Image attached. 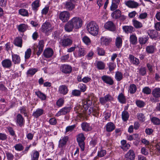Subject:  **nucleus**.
Segmentation results:
<instances>
[{
    "label": "nucleus",
    "mask_w": 160,
    "mask_h": 160,
    "mask_svg": "<svg viewBox=\"0 0 160 160\" xmlns=\"http://www.w3.org/2000/svg\"><path fill=\"white\" fill-rule=\"evenodd\" d=\"M86 28L88 32L92 35L96 36L98 33L99 27L94 21H92L88 23Z\"/></svg>",
    "instance_id": "nucleus-1"
},
{
    "label": "nucleus",
    "mask_w": 160,
    "mask_h": 160,
    "mask_svg": "<svg viewBox=\"0 0 160 160\" xmlns=\"http://www.w3.org/2000/svg\"><path fill=\"white\" fill-rule=\"evenodd\" d=\"M70 21L75 29H78L80 28L82 26V21L80 18L74 17Z\"/></svg>",
    "instance_id": "nucleus-2"
},
{
    "label": "nucleus",
    "mask_w": 160,
    "mask_h": 160,
    "mask_svg": "<svg viewBox=\"0 0 160 160\" xmlns=\"http://www.w3.org/2000/svg\"><path fill=\"white\" fill-rule=\"evenodd\" d=\"M53 29L51 23L46 22L44 23L42 26L41 30L42 32L48 35L49 32H51Z\"/></svg>",
    "instance_id": "nucleus-3"
},
{
    "label": "nucleus",
    "mask_w": 160,
    "mask_h": 160,
    "mask_svg": "<svg viewBox=\"0 0 160 160\" xmlns=\"http://www.w3.org/2000/svg\"><path fill=\"white\" fill-rule=\"evenodd\" d=\"M85 139V138L82 133H79L77 136V140L82 151H83L84 150L85 143L84 141Z\"/></svg>",
    "instance_id": "nucleus-4"
},
{
    "label": "nucleus",
    "mask_w": 160,
    "mask_h": 160,
    "mask_svg": "<svg viewBox=\"0 0 160 160\" xmlns=\"http://www.w3.org/2000/svg\"><path fill=\"white\" fill-rule=\"evenodd\" d=\"M72 43V40L69 37L63 38L61 40L60 44L62 47H66L71 45Z\"/></svg>",
    "instance_id": "nucleus-5"
},
{
    "label": "nucleus",
    "mask_w": 160,
    "mask_h": 160,
    "mask_svg": "<svg viewBox=\"0 0 160 160\" xmlns=\"http://www.w3.org/2000/svg\"><path fill=\"white\" fill-rule=\"evenodd\" d=\"M44 47V42L42 40L39 42L38 45H34L33 49L35 51H37V55L38 56L42 52Z\"/></svg>",
    "instance_id": "nucleus-6"
},
{
    "label": "nucleus",
    "mask_w": 160,
    "mask_h": 160,
    "mask_svg": "<svg viewBox=\"0 0 160 160\" xmlns=\"http://www.w3.org/2000/svg\"><path fill=\"white\" fill-rule=\"evenodd\" d=\"M72 108L70 106L65 107L60 109L56 113L55 116L59 117L61 115H65L70 112Z\"/></svg>",
    "instance_id": "nucleus-7"
},
{
    "label": "nucleus",
    "mask_w": 160,
    "mask_h": 160,
    "mask_svg": "<svg viewBox=\"0 0 160 160\" xmlns=\"http://www.w3.org/2000/svg\"><path fill=\"white\" fill-rule=\"evenodd\" d=\"M70 17V14L68 11H64L61 12L59 15V18L63 22H66L69 19Z\"/></svg>",
    "instance_id": "nucleus-8"
},
{
    "label": "nucleus",
    "mask_w": 160,
    "mask_h": 160,
    "mask_svg": "<svg viewBox=\"0 0 160 160\" xmlns=\"http://www.w3.org/2000/svg\"><path fill=\"white\" fill-rule=\"evenodd\" d=\"M135 154L134 151L129 150L124 155V160H134Z\"/></svg>",
    "instance_id": "nucleus-9"
},
{
    "label": "nucleus",
    "mask_w": 160,
    "mask_h": 160,
    "mask_svg": "<svg viewBox=\"0 0 160 160\" xmlns=\"http://www.w3.org/2000/svg\"><path fill=\"white\" fill-rule=\"evenodd\" d=\"M113 99V97L111 95L108 94L105 95L104 97L100 98L99 100L100 103L102 105H104L107 102L112 100Z\"/></svg>",
    "instance_id": "nucleus-10"
},
{
    "label": "nucleus",
    "mask_w": 160,
    "mask_h": 160,
    "mask_svg": "<svg viewBox=\"0 0 160 160\" xmlns=\"http://www.w3.org/2000/svg\"><path fill=\"white\" fill-rule=\"evenodd\" d=\"M104 27L105 29L111 31H114L116 29L115 25L111 21L106 22L104 24Z\"/></svg>",
    "instance_id": "nucleus-11"
},
{
    "label": "nucleus",
    "mask_w": 160,
    "mask_h": 160,
    "mask_svg": "<svg viewBox=\"0 0 160 160\" xmlns=\"http://www.w3.org/2000/svg\"><path fill=\"white\" fill-rule=\"evenodd\" d=\"M101 79L103 82L110 85H113L114 83L113 79L110 76L103 75L101 77Z\"/></svg>",
    "instance_id": "nucleus-12"
},
{
    "label": "nucleus",
    "mask_w": 160,
    "mask_h": 160,
    "mask_svg": "<svg viewBox=\"0 0 160 160\" xmlns=\"http://www.w3.org/2000/svg\"><path fill=\"white\" fill-rule=\"evenodd\" d=\"M86 54L85 48L80 47L78 48V50L74 53V56L76 58H81L83 57Z\"/></svg>",
    "instance_id": "nucleus-13"
},
{
    "label": "nucleus",
    "mask_w": 160,
    "mask_h": 160,
    "mask_svg": "<svg viewBox=\"0 0 160 160\" xmlns=\"http://www.w3.org/2000/svg\"><path fill=\"white\" fill-rule=\"evenodd\" d=\"M60 69L63 73L66 74L70 73L72 71V67L68 65L64 64L62 65Z\"/></svg>",
    "instance_id": "nucleus-14"
},
{
    "label": "nucleus",
    "mask_w": 160,
    "mask_h": 160,
    "mask_svg": "<svg viewBox=\"0 0 160 160\" xmlns=\"http://www.w3.org/2000/svg\"><path fill=\"white\" fill-rule=\"evenodd\" d=\"M77 0H70L69 1L66 2L65 7V8L68 10H72L75 7L73 2H76Z\"/></svg>",
    "instance_id": "nucleus-15"
},
{
    "label": "nucleus",
    "mask_w": 160,
    "mask_h": 160,
    "mask_svg": "<svg viewBox=\"0 0 160 160\" xmlns=\"http://www.w3.org/2000/svg\"><path fill=\"white\" fill-rule=\"evenodd\" d=\"M12 60L14 64H19L21 62V58L19 55L14 54L12 52L11 53Z\"/></svg>",
    "instance_id": "nucleus-16"
},
{
    "label": "nucleus",
    "mask_w": 160,
    "mask_h": 160,
    "mask_svg": "<svg viewBox=\"0 0 160 160\" xmlns=\"http://www.w3.org/2000/svg\"><path fill=\"white\" fill-rule=\"evenodd\" d=\"M125 4L128 7L131 8H136L139 6L138 3L132 0L126 1Z\"/></svg>",
    "instance_id": "nucleus-17"
},
{
    "label": "nucleus",
    "mask_w": 160,
    "mask_h": 160,
    "mask_svg": "<svg viewBox=\"0 0 160 160\" xmlns=\"http://www.w3.org/2000/svg\"><path fill=\"white\" fill-rule=\"evenodd\" d=\"M53 54V51L51 48H47L45 49L43 52V55L46 58L51 57Z\"/></svg>",
    "instance_id": "nucleus-18"
},
{
    "label": "nucleus",
    "mask_w": 160,
    "mask_h": 160,
    "mask_svg": "<svg viewBox=\"0 0 160 160\" xmlns=\"http://www.w3.org/2000/svg\"><path fill=\"white\" fill-rule=\"evenodd\" d=\"M58 92L61 94L65 95L68 92V89L67 86L65 85H63L59 86Z\"/></svg>",
    "instance_id": "nucleus-19"
},
{
    "label": "nucleus",
    "mask_w": 160,
    "mask_h": 160,
    "mask_svg": "<svg viewBox=\"0 0 160 160\" xmlns=\"http://www.w3.org/2000/svg\"><path fill=\"white\" fill-rule=\"evenodd\" d=\"M2 64L4 68H9L12 66V63L10 59H7L2 61Z\"/></svg>",
    "instance_id": "nucleus-20"
},
{
    "label": "nucleus",
    "mask_w": 160,
    "mask_h": 160,
    "mask_svg": "<svg viewBox=\"0 0 160 160\" xmlns=\"http://www.w3.org/2000/svg\"><path fill=\"white\" fill-rule=\"evenodd\" d=\"M44 110L42 108H37L34 111L32 114V116L35 118H37L43 114Z\"/></svg>",
    "instance_id": "nucleus-21"
},
{
    "label": "nucleus",
    "mask_w": 160,
    "mask_h": 160,
    "mask_svg": "<svg viewBox=\"0 0 160 160\" xmlns=\"http://www.w3.org/2000/svg\"><path fill=\"white\" fill-rule=\"evenodd\" d=\"M22 40L21 37H16L13 41V44L17 47L22 48Z\"/></svg>",
    "instance_id": "nucleus-22"
},
{
    "label": "nucleus",
    "mask_w": 160,
    "mask_h": 160,
    "mask_svg": "<svg viewBox=\"0 0 160 160\" xmlns=\"http://www.w3.org/2000/svg\"><path fill=\"white\" fill-rule=\"evenodd\" d=\"M121 145L120 147L124 151H127L130 147V144L127 143V142L125 140H122L121 142Z\"/></svg>",
    "instance_id": "nucleus-23"
},
{
    "label": "nucleus",
    "mask_w": 160,
    "mask_h": 160,
    "mask_svg": "<svg viewBox=\"0 0 160 160\" xmlns=\"http://www.w3.org/2000/svg\"><path fill=\"white\" fill-rule=\"evenodd\" d=\"M123 31L127 33H132L135 31L134 27L132 26H124L122 28Z\"/></svg>",
    "instance_id": "nucleus-24"
},
{
    "label": "nucleus",
    "mask_w": 160,
    "mask_h": 160,
    "mask_svg": "<svg viewBox=\"0 0 160 160\" xmlns=\"http://www.w3.org/2000/svg\"><path fill=\"white\" fill-rule=\"evenodd\" d=\"M106 130L108 132H111L115 128V126L112 122L108 123L105 126Z\"/></svg>",
    "instance_id": "nucleus-25"
},
{
    "label": "nucleus",
    "mask_w": 160,
    "mask_h": 160,
    "mask_svg": "<svg viewBox=\"0 0 160 160\" xmlns=\"http://www.w3.org/2000/svg\"><path fill=\"white\" fill-rule=\"evenodd\" d=\"M129 59L130 60L131 63L134 65H138L139 63V59L132 55H129Z\"/></svg>",
    "instance_id": "nucleus-26"
},
{
    "label": "nucleus",
    "mask_w": 160,
    "mask_h": 160,
    "mask_svg": "<svg viewBox=\"0 0 160 160\" xmlns=\"http://www.w3.org/2000/svg\"><path fill=\"white\" fill-rule=\"evenodd\" d=\"M68 138L67 136L62 137L59 141L58 146L66 147V144Z\"/></svg>",
    "instance_id": "nucleus-27"
},
{
    "label": "nucleus",
    "mask_w": 160,
    "mask_h": 160,
    "mask_svg": "<svg viewBox=\"0 0 160 160\" xmlns=\"http://www.w3.org/2000/svg\"><path fill=\"white\" fill-rule=\"evenodd\" d=\"M65 30L67 32H70L72 31L73 28H74L72 24L69 20L67 22L64 26Z\"/></svg>",
    "instance_id": "nucleus-28"
},
{
    "label": "nucleus",
    "mask_w": 160,
    "mask_h": 160,
    "mask_svg": "<svg viewBox=\"0 0 160 160\" xmlns=\"http://www.w3.org/2000/svg\"><path fill=\"white\" fill-rule=\"evenodd\" d=\"M148 34L152 39H156L158 36V32L155 30H151L148 31Z\"/></svg>",
    "instance_id": "nucleus-29"
},
{
    "label": "nucleus",
    "mask_w": 160,
    "mask_h": 160,
    "mask_svg": "<svg viewBox=\"0 0 160 160\" xmlns=\"http://www.w3.org/2000/svg\"><path fill=\"white\" fill-rule=\"evenodd\" d=\"M17 122L20 127L22 126L24 122V120L22 116L18 114L17 116Z\"/></svg>",
    "instance_id": "nucleus-30"
},
{
    "label": "nucleus",
    "mask_w": 160,
    "mask_h": 160,
    "mask_svg": "<svg viewBox=\"0 0 160 160\" xmlns=\"http://www.w3.org/2000/svg\"><path fill=\"white\" fill-rule=\"evenodd\" d=\"M152 94L153 97L155 98L160 97V88H154L152 91Z\"/></svg>",
    "instance_id": "nucleus-31"
},
{
    "label": "nucleus",
    "mask_w": 160,
    "mask_h": 160,
    "mask_svg": "<svg viewBox=\"0 0 160 160\" xmlns=\"http://www.w3.org/2000/svg\"><path fill=\"white\" fill-rule=\"evenodd\" d=\"M132 23L133 26L136 29L140 28L143 27L142 23L136 19H133Z\"/></svg>",
    "instance_id": "nucleus-32"
},
{
    "label": "nucleus",
    "mask_w": 160,
    "mask_h": 160,
    "mask_svg": "<svg viewBox=\"0 0 160 160\" xmlns=\"http://www.w3.org/2000/svg\"><path fill=\"white\" fill-rule=\"evenodd\" d=\"M112 41V39L110 38H107L106 37H102L101 38V43L105 45H108Z\"/></svg>",
    "instance_id": "nucleus-33"
},
{
    "label": "nucleus",
    "mask_w": 160,
    "mask_h": 160,
    "mask_svg": "<svg viewBox=\"0 0 160 160\" xmlns=\"http://www.w3.org/2000/svg\"><path fill=\"white\" fill-rule=\"evenodd\" d=\"M119 2V0H112V4L110 7L111 10L114 11L117 8Z\"/></svg>",
    "instance_id": "nucleus-34"
},
{
    "label": "nucleus",
    "mask_w": 160,
    "mask_h": 160,
    "mask_svg": "<svg viewBox=\"0 0 160 160\" xmlns=\"http://www.w3.org/2000/svg\"><path fill=\"white\" fill-rule=\"evenodd\" d=\"M111 15L113 19L118 18L121 16V12L119 10L117 9L112 13Z\"/></svg>",
    "instance_id": "nucleus-35"
},
{
    "label": "nucleus",
    "mask_w": 160,
    "mask_h": 160,
    "mask_svg": "<svg viewBox=\"0 0 160 160\" xmlns=\"http://www.w3.org/2000/svg\"><path fill=\"white\" fill-rule=\"evenodd\" d=\"M82 128L83 130L88 131H90L92 128L90 125L87 122H83L81 124Z\"/></svg>",
    "instance_id": "nucleus-36"
},
{
    "label": "nucleus",
    "mask_w": 160,
    "mask_h": 160,
    "mask_svg": "<svg viewBox=\"0 0 160 160\" xmlns=\"http://www.w3.org/2000/svg\"><path fill=\"white\" fill-rule=\"evenodd\" d=\"M118 99L119 102L121 103H125L126 102V98L123 93H121L118 96Z\"/></svg>",
    "instance_id": "nucleus-37"
},
{
    "label": "nucleus",
    "mask_w": 160,
    "mask_h": 160,
    "mask_svg": "<svg viewBox=\"0 0 160 160\" xmlns=\"http://www.w3.org/2000/svg\"><path fill=\"white\" fill-rule=\"evenodd\" d=\"M28 28V25L24 24H21L18 25L17 28L18 30L21 32H24Z\"/></svg>",
    "instance_id": "nucleus-38"
},
{
    "label": "nucleus",
    "mask_w": 160,
    "mask_h": 160,
    "mask_svg": "<svg viewBox=\"0 0 160 160\" xmlns=\"http://www.w3.org/2000/svg\"><path fill=\"white\" fill-rule=\"evenodd\" d=\"M137 88L136 85L134 84H130L129 87L128 92L130 94H134L136 91Z\"/></svg>",
    "instance_id": "nucleus-39"
},
{
    "label": "nucleus",
    "mask_w": 160,
    "mask_h": 160,
    "mask_svg": "<svg viewBox=\"0 0 160 160\" xmlns=\"http://www.w3.org/2000/svg\"><path fill=\"white\" fill-rule=\"evenodd\" d=\"M129 41L130 43L133 45L136 44L137 42V38L135 34H132L130 36Z\"/></svg>",
    "instance_id": "nucleus-40"
},
{
    "label": "nucleus",
    "mask_w": 160,
    "mask_h": 160,
    "mask_svg": "<svg viewBox=\"0 0 160 160\" xmlns=\"http://www.w3.org/2000/svg\"><path fill=\"white\" fill-rule=\"evenodd\" d=\"M38 70L36 68H30L27 71L26 74L28 76L33 75Z\"/></svg>",
    "instance_id": "nucleus-41"
},
{
    "label": "nucleus",
    "mask_w": 160,
    "mask_h": 160,
    "mask_svg": "<svg viewBox=\"0 0 160 160\" xmlns=\"http://www.w3.org/2000/svg\"><path fill=\"white\" fill-rule=\"evenodd\" d=\"M122 118L123 121L125 122L127 121L129 118V114L128 112L124 110L122 112Z\"/></svg>",
    "instance_id": "nucleus-42"
},
{
    "label": "nucleus",
    "mask_w": 160,
    "mask_h": 160,
    "mask_svg": "<svg viewBox=\"0 0 160 160\" xmlns=\"http://www.w3.org/2000/svg\"><path fill=\"white\" fill-rule=\"evenodd\" d=\"M122 39L120 37H117L115 41V45L118 48H120L121 47L122 44Z\"/></svg>",
    "instance_id": "nucleus-43"
},
{
    "label": "nucleus",
    "mask_w": 160,
    "mask_h": 160,
    "mask_svg": "<svg viewBox=\"0 0 160 160\" xmlns=\"http://www.w3.org/2000/svg\"><path fill=\"white\" fill-rule=\"evenodd\" d=\"M123 78V74L121 72L119 71H117L116 72L115 78L117 81H120Z\"/></svg>",
    "instance_id": "nucleus-44"
},
{
    "label": "nucleus",
    "mask_w": 160,
    "mask_h": 160,
    "mask_svg": "<svg viewBox=\"0 0 160 160\" xmlns=\"http://www.w3.org/2000/svg\"><path fill=\"white\" fill-rule=\"evenodd\" d=\"M148 36L139 37L138 38L140 44H144L148 41Z\"/></svg>",
    "instance_id": "nucleus-45"
},
{
    "label": "nucleus",
    "mask_w": 160,
    "mask_h": 160,
    "mask_svg": "<svg viewBox=\"0 0 160 160\" xmlns=\"http://www.w3.org/2000/svg\"><path fill=\"white\" fill-rule=\"evenodd\" d=\"M18 13L24 17H28L29 13L28 11L24 9H20L18 10Z\"/></svg>",
    "instance_id": "nucleus-46"
},
{
    "label": "nucleus",
    "mask_w": 160,
    "mask_h": 160,
    "mask_svg": "<svg viewBox=\"0 0 160 160\" xmlns=\"http://www.w3.org/2000/svg\"><path fill=\"white\" fill-rule=\"evenodd\" d=\"M39 2L40 1L39 0H36L32 2V5L33 10H37V8L39 6Z\"/></svg>",
    "instance_id": "nucleus-47"
},
{
    "label": "nucleus",
    "mask_w": 160,
    "mask_h": 160,
    "mask_svg": "<svg viewBox=\"0 0 160 160\" xmlns=\"http://www.w3.org/2000/svg\"><path fill=\"white\" fill-rule=\"evenodd\" d=\"M35 94L39 98L42 100H45L46 99L45 95L40 91L36 92Z\"/></svg>",
    "instance_id": "nucleus-48"
},
{
    "label": "nucleus",
    "mask_w": 160,
    "mask_h": 160,
    "mask_svg": "<svg viewBox=\"0 0 160 160\" xmlns=\"http://www.w3.org/2000/svg\"><path fill=\"white\" fill-rule=\"evenodd\" d=\"M39 155V153L37 151H34L31 155L32 160H38Z\"/></svg>",
    "instance_id": "nucleus-49"
},
{
    "label": "nucleus",
    "mask_w": 160,
    "mask_h": 160,
    "mask_svg": "<svg viewBox=\"0 0 160 160\" xmlns=\"http://www.w3.org/2000/svg\"><path fill=\"white\" fill-rule=\"evenodd\" d=\"M82 40L84 43L87 45H90L91 44V41L89 37L86 36H84L82 38Z\"/></svg>",
    "instance_id": "nucleus-50"
},
{
    "label": "nucleus",
    "mask_w": 160,
    "mask_h": 160,
    "mask_svg": "<svg viewBox=\"0 0 160 160\" xmlns=\"http://www.w3.org/2000/svg\"><path fill=\"white\" fill-rule=\"evenodd\" d=\"M96 51L99 56H103L105 54V51L102 48L98 47L97 48Z\"/></svg>",
    "instance_id": "nucleus-51"
},
{
    "label": "nucleus",
    "mask_w": 160,
    "mask_h": 160,
    "mask_svg": "<svg viewBox=\"0 0 160 160\" xmlns=\"http://www.w3.org/2000/svg\"><path fill=\"white\" fill-rule=\"evenodd\" d=\"M152 122L154 125H160V119L157 118L153 117L151 119Z\"/></svg>",
    "instance_id": "nucleus-52"
},
{
    "label": "nucleus",
    "mask_w": 160,
    "mask_h": 160,
    "mask_svg": "<svg viewBox=\"0 0 160 160\" xmlns=\"http://www.w3.org/2000/svg\"><path fill=\"white\" fill-rule=\"evenodd\" d=\"M97 66L98 69L102 70L105 68V65L103 62L99 61L97 62Z\"/></svg>",
    "instance_id": "nucleus-53"
},
{
    "label": "nucleus",
    "mask_w": 160,
    "mask_h": 160,
    "mask_svg": "<svg viewBox=\"0 0 160 160\" xmlns=\"http://www.w3.org/2000/svg\"><path fill=\"white\" fill-rule=\"evenodd\" d=\"M155 48L152 45L148 46L146 48V51L149 53H152L154 52Z\"/></svg>",
    "instance_id": "nucleus-54"
},
{
    "label": "nucleus",
    "mask_w": 160,
    "mask_h": 160,
    "mask_svg": "<svg viewBox=\"0 0 160 160\" xmlns=\"http://www.w3.org/2000/svg\"><path fill=\"white\" fill-rule=\"evenodd\" d=\"M142 92L144 94L148 95L151 93V90L148 87H146L142 89Z\"/></svg>",
    "instance_id": "nucleus-55"
},
{
    "label": "nucleus",
    "mask_w": 160,
    "mask_h": 160,
    "mask_svg": "<svg viewBox=\"0 0 160 160\" xmlns=\"http://www.w3.org/2000/svg\"><path fill=\"white\" fill-rule=\"evenodd\" d=\"M31 50L30 48H28L25 52V59H28L30 57L31 54Z\"/></svg>",
    "instance_id": "nucleus-56"
},
{
    "label": "nucleus",
    "mask_w": 160,
    "mask_h": 160,
    "mask_svg": "<svg viewBox=\"0 0 160 160\" xmlns=\"http://www.w3.org/2000/svg\"><path fill=\"white\" fill-rule=\"evenodd\" d=\"M20 112L22 114H23L25 116H27V107H20L19 109Z\"/></svg>",
    "instance_id": "nucleus-57"
},
{
    "label": "nucleus",
    "mask_w": 160,
    "mask_h": 160,
    "mask_svg": "<svg viewBox=\"0 0 160 160\" xmlns=\"http://www.w3.org/2000/svg\"><path fill=\"white\" fill-rule=\"evenodd\" d=\"M64 103V100L63 98H60L56 102V105L59 107L62 106Z\"/></svg>",
    "instance_id": "nucleus-58"
},
{
    "label": "nucleus",
    "mask_w": 160,
    "mask_h": 160,
    "mask_svg": "<svg viewBox=\"0 0 160 160\" xmlns=\"http://www.w3.org/2000/svg\"><path fill=\"white\" fill-rule=\"evenodd\" d=\"M109 70L110 71H112L115 68L116 65L115 63L112 62H110L108 64Z\"/></svg>",
    "instance_id": "nucleus-59"
},
{
    "label": "nucleus",
    "mask_w": 160,
    "mask_h": 160,
    "mask_svg": "<svg viewBox=\"0 0 160 160\" xmlns=\"http://www.w3.org/2000/svg\"><path fill=\"white\" fill-rule=\"evenodd\" d=\"M78 88L81 91L83 92H84L87 89L86 86L82 83L80 84L78 86Z\"/></svg>",
    "instance_id": "nucleus-60"
},
{
    "label": "nucleus",
    "mask_w": 160,
    "mask_h": 160,
    "mask_svg": "<svg viewBox=\"0 0 160 160\" xmlns=\"http://www.w3.org/2000/svg\"><path fill=\"white\" fill-rule=\"evenodd\" d=\"M137 117L138 119L142 122H143L145 121V117L144 115L142 113L138 114Z\"/></svg>",
    "instance_id": "nucleus-61"
},
{
    "label": "nucleus",
    "mask_w": 160,
    "mask_h": 160,
    "mask_svg": "<svg viewBox=\"0 0 160 160\" xmlns=\"http://www.w3.org/2000/svg\"><path fill=\"white\" fill-rule=\"evenodd\" d=\"M14 147L16 150L18 151H21L23 149V147L20 143L16 144Z\"/></svg>",
    "instance_id": "nucleus-62"
},
{
    "label": "nucleus",
    "mask_w": 160,
    "mask_h": 160,
    "mask_svg": "<svg viewBox=\"0 0 160 160\" xmlns=\"http://www.w3.org/2000/svg\"><path fill=\"white\" fill-rule=\"evenodd\" d=\"M94 54V52L92 50L90 51L86 56V58L88 60H90L92 58Z\"/></svg>",
    "instance_id": "nucleus-63"
},
{
    "label": "nucleus",
    "mask_w": 160,
    "mask_h": 160,
    "mask_svg": "<svg viewBox=\"0 0 160 160\" xmlns=\"http://www.w3.org/2000/svg\"><path fill=\"white\" fill-rule=\"evenodd\" d=\"M6 154L8 160H12L14 158V155L11 153L6 152Z\"/></svg>",
    "instance_id": "nucleus-64"
}]
</instances>
